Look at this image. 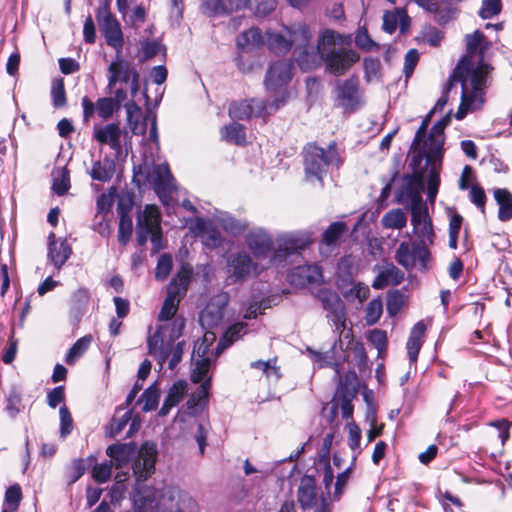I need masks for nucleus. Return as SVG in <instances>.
I'll list each match as a JSON object with an SVG mask.
<instances>
[{"label":"nucleus","mask_w":512,"mask_h":512,"mask_svg":"<svg viewBox=\"0 0 512 512\" xmlns=\"http://www.w3.org/2000/svg\"><path fill=\"white\" fill-rule=\"evenodd\" d=\"M267 43L275 53H285L291 49V43L285 29L282 33L267 32Z\"/></svg>","instance_id":"a18cd8bd"},{"label":"nucleus","mask_w":512,"mask_h":512,"mask_svg":"<svg viewBox=\"0 0 512 512\" xmlns=\"http://www.w3.org/2000/svg\"><path fill=\"white\" fill-rule=\"evenodd\" d=\"M334 472L331 466L326 465L323 473L325 492L317 493L316 481L313 476L304 475L297 490V499L304 512H333L331 501Z\"/></svg>","instance_id":"39448f33"},{"label":"nucleus","mask_w":512,"mask_h":512,"mask_svg":"<svg viewBox=\"0 0 512 512\" xmlns=\"http://www.w3.org/2000/svg\"><path fill=\"white\" fill-rule=\"evenodd\" d=\"M108 87L112 89L117 82L129 83L132 96L139 91V74L135 67L127 60L117 57L108 68Z\"/></svg>","instance_id":"dca6fc26"},{"label":"nucleus","mask_w":512,"mask_h":512,"mask_svg":"<svg viewBox=\"0 0 512 512\" xmlns=\"http://www.w3.org/2000/svg\"><path fill=\"white\" fill-rule=\"evenodd\" d=\"M185 320L183 317L176 318L172 322L165 323L148 338L149 353L154 356L162 366L168 359L169 369H174L182 359L185 342L181 341L174 345L183 332Z\"/></svg>","instance_id":"20e7f679"},{"label":"nucleus","mask_w":512,"mask_h":512,"mask_svg":"<svg viewBox=\"0 0 512 512\" xmlns=\"http://www.w3.org/2000/svg\"><path fill=\"white\" fill-rule=\"evenodd\" d=\"M383 305L381 299H373L366 306V322L368 325L375 324L381 317Z\"/></svg>","instance_id":"4d7b16f0"},{"label":"nucleus","mask_w":512,"mask_h":512,"mask_svg":"<svg viewBox=\"0 0 512 512\" xmlns=\"http://www.w3.org/2000/svg\"><path fill=\"white\" fill-rule=\"evenodd\" d=\"M360 59L359 54L351 49H337L333 50L329 54L321 57L326 65V69L336 75L344 74L350 67L358 62Z\"/></svg>","instance_id":"6ab92c4d"},{"label":"nucleus","mask_w":512,"mask_h":512,"mask_svg":"<svg viewBox=\"0 0 512 512\" xmlns=\"http://www.w3.org/2000/svg\"><path fill=\"white\" fill-rule=\"evenodd\" d=\"M262 44L261 31L252 27L237 37V46L242 50H251Z\"/></svg>","instance_id":"37998d69"},{"label":"nucleus","mask_w":512,"mask_h":512,"mask_svg":"<svg viewBox=\"0 0 512 512\" xmlns=\"http://www.w3.org/2000/svg\"><path fill=\"white\" fill-rule=\"evenodd\" d=\"M161 215L155 205H147L137 215V241L139 245L146 244L148 237L155 247H159L161 241Z\"/></svg>","instance_id":"9d476101"},{"label":"nucleus","mask_w":512,"mask_h":512,"mask_svg":"<svg viewBox=\"0 0 512 512\" xmlns=\"http://www.w3.org/2000/svg\"><path fill=\"white\" fill-rule=\"evenodd\" d=\"M133 501L137 512H199L192 496L175 486L142 489L137 484Z\"/></svg>","instance_id":"f03ea898"},{"label":"nucleus","mask_w":512,"mask_h":512,"mask_svg":"<svg viewBox=\"0 0 512 512\" xmlns=\"http://www.w3.org/2000/svg\"><path fill=\"white\" fill-rule=\"evenodd\" d=\"M368 339L379 351V353L386 349L387 335L385 331L380 329H374L369 333Z\"/></svg>","instance_id":"774afa93"},{"label":"nucleus","mask_w":512,"mask_h":512,"mask_svg":"<svg viewBox=\"0 0 512 512\" xmlns=\"http://www.w3.org/2000/svg\"><path fill=\"white\" fill-rule=\"evenodd\" d=\"M343 37L338 32L331 29H323L318 37L316 47H311V52L305 51L297 58V63L301 70H313L321 65V57L329 54L336 45L343 43Z\"/></svg>","instance_id":"6e6552de"},{"label":"nucleus","mask_w":512,"mask_h":512,"mask_svg":"<svg viewBox=\"0 0 512 512\" xmlns=\"http://www.w3.org/2000/svg\"><path fill=\"white\" fill-rule=\"evenodd\" d=\"M426 327L423 322H417L411 332L410 336L408 338V341L406 343V349L407 354L409 357V360L411 363H414L417 361L420 349L422 347L424 335H425Z\"/></svg>","instance_id":"e433bc0d"},{"label":"nucleus","mask_w":512,"mask_h":512,"mask_svg":"<svg viewBox=\"0 0 512 512\" xmlns=\"http://www.w3.org/2000/svg\"><path fill=\"white\" fill-rule=\"evenodd\" d=\"M433 114L434 113H431L430 111L422 120V123L418 130L416 131L415 137L412 141L410 150L413 153V155L411 157L410 166H413L414 168H416L417 165L422 163L424 158L429 157V140L428 138H424L431 120V116Z\"/></svg>","instance_id":"b1692460"},{"label":"nucleus","mask_w":512,"mask_h":512,"mask_svg":"<svg viewBox=\"0 0 512 512\" xmlns=\"http://www.w3.org/2000/svg\"><path fill=\"white\" fill-rule=\"evenodd\" d=\"M285 102V97L276 99L269 105L263 100L249 99L232 102L229 106V116L232 119L248 120L251 117H265L277 111Z\"/></svg>","instance_id":"9b49d317"},{"label":"nucleus","mask_w":512,"mask_h":512,"mask_svg":"<svg viewBox=\"0 0 512 512\" xmlns=\"http://www.w3.org/2000/svg\"><path fill=\"white\" fill-rule=\"evenodd\" d=\"M93 137L98 143L101 145H108L117 153H119L122 149V130L117 123H110L104 126L94 127Z\"/></svg>","instance_id":"bb28decb"},{"label":"nucleus","mask_w":512,"mask_h":512,"mask_svg":"<svg viewBox=\"0 0 512 512\" xmlns=\"http://www.w3.org/2000/svg\"><path fill=\"white\" fill-rule=\"evenodd\" d=\"M51 96L52 103L55 108L63 107L66 104V94L64 82L62 79H59L53 83Z\"/></svg>","instance_id":"052dcab7"},{"label":"nucleus","mask_w":512,"mask_h":512,"mask_svg":"<svg viewBox=\"0 0 512 512\" xmlns=\"http://www.w3.org/2000/svg\"><path fill=\"white\" fill-rule=\"evenodd\" d=\"M289 282L295 286H306L319 283L322 280V272L317 265H303L295 267L289 274Z\"/></svg>","instance_id":"7c9ffc66"},{"label":"nucleus","mask_w":512,"mask_h":512,"mask_svg":"<svg viewBox=\"0 0 512 512\" xmlns=\"http://www.w3.org/2000/svg\"><path fill=\"white\" fill-rule=\"evenodd\" d=\"M351 468L345 469L342 473L338 474L336 477V482L334 484V490L332 493L331 501L337 502L340 500L341 496L344 493L345 487L350 478Z\"/></svg>","instance_id":"13d9d810"},{"label":"nucleus","mask_w":512,"mask_h":512,"mask_svg":"<svg viewBox=\"0 0 512 512\" xmlns=\"http://www.w3.org/2000/svg\"><path fill=\"white\" fill-rule=\"evenodd\" d=\"M249 0H202L201 11L209 17L228 15L247 8Z\"/></svg>","instance_id":"393cba45"},{"label":"nucleus","mask_w":512,"mask_h":512,"mask_svg":"<svg viewBox=\"0 0 512 512\" xmlns=\"http://www.w3.org/2000/svg\"><path fill=\"white\" fill-rule=\"evenodd\" d=\"M425 160V178L427 180V196L428 200L433 203L438 193V188L440 185V170L442 159L441 158H433L428 157L424 158Z\"/></svg>","instance_id":"c756f323"},{"label":"nucleus","mask_w":512,"mask_h":512,"mask_svg":"<svg viewBox=\"0 0 512 512\" xmlns=\"http://www.w3.org/2000/svg\"><path fill=\"white\" fill-rule=\"evenodd\" d=\"M22 498V492L19 485L9 487L5 492V503L11 511L18 509Z\"/></svg>","instance_id":"e2e57ef3"},{"label":"nucleus","mask_w":512,"mask_h":512,"mask_svg":"<svg viewBox=\"0 0 512 512\" xmlns=\"http://www.w3.org/2000/svg\"><path fill=\"white\" fill-rule=\"evenodd\" d=\"M285 31L289 37L291 48L294 47L298 51L297 58L305 51L311 52L310 40L312 33L306 24L296 23L290 27H285Z\"/></svg>","instance_id":"cd10ccee"},{"label":"nucleus","mask_w":512,"mask_h":512,"mask_svg":"<svg viewBox=\"0 0 512 512\" xmlns=\"http://www.w3.org/2000/svg\"><path fill=\"white\" fill-rule=\"evenodd\" d=\"M115 163L112 159L105 157L102 160L96 161L90 172V176L94 180L101 182L109 181L114 174Z\"/></svg>","instance_id":"a19ab883"},{"label":"nucleus","mask_w":512,"mask_h":512,"mask_svg":"<svg viewBox=\"0 0 512 512\" xmlns=\"http://www.w3.org/2000/svg\"><path fill=\"white\" fill-rule=\"evenodd\" d=\"M187 394V382L178 380L169 388L159 415L164 417L169 414L172 408L176 407Z\"/></svg>","instance_id":"72a5a7b5"},{"label":"nucleus","mask_w":512,"mask_h":512,"mask_svg":"<svg viewBox=\"0 0 512 512\" xmlns=\"http://www.w3.org/2000/svg\"><path fill=\"white\" fill-rule=\"evenodd\" d=\"M178 305V302L165 298L158 316L159 321L171 320L172 322L174 319H176L177 317H175V314L178 310Z\"/></svg>","instance_id":"338daca9"},{"label":"nucleus","mask_w":512,"mask_h":512,"mask_svg":"<svg viewBox=\"0 0 512 512\" xmlns=\"http://www.w3.org/2000/svg\"><path fill=\"white\" fill-rule=\"evenodd\" d=\"M172 269V258L168 254H162L157 262L155 277L158 280H164Z\"/></svg>","instance_id":"0e129e2a"},{"label":"nucleus","mask_w":512,"mask_h":512,"mask_svg":"<svg viewBox=\"0 0 512 512\" xmlns=\"http://www.w3.org/2000/svg\"><path fill=\"white\" fill-rule=\"evenodd\" d=\"M381 223L384 228L402 229L406 226L407 216L401 209H392L384 214Z\"/></svg>","instance_id":"de8ad7c7"},{"label":"nucleus","mask_w":512,"mask_h":512,"mask_svg":"<svg viewBox=\"0 0 512 512\" xmlns=\"http://www.w3.org/2000/svg\"><path fill=\"white\" fill-rule=\"evenodd\" d=\"M303 162L306 179L308 181L317 180L322 183L328 168L339 164L336 144H330L326 150L316 144H307L303 151Z\"/></svg>","instance_id":"423d86ee"},{"label":"nucleus","mask_w":512,"mask_h":512,"mask_svg":"<svg viewBox=\"0 0 512 512\" xmlns=\"http://www.w3.org/2000/svg\"><path fill=\"white\" fill-rule=\"evenodd\" d=\"M395 259L407 271H411L419 263L421 269L426 270L431 254L426 246L419 243L402 242L395 251Z\"/></svg>","instance_id":"2eb2a0df"},{"label":"nucleus","mask_w":512,"mask_h":512,"mask_svg":"<svg viewBox=\"0 0 512 512\" xmlns=\"http://www.w3.org/2000/svg\"><path fill=\"white\" fill-rule=\"evenodd\" d=\"M97 21L107 45L120 54L124 44L123 33L118 20L108 11L106 5L98 8Z\"/></svg>","instance_id":"f3484780"},{"label":"nucleus","mask_w":512,"mask_h":512,"mask_svg":"<svg viewBox=\"0 0 512 512\" xmlns=\"http://www.w3.org/2000/svg\"><path fill=\"white\" fill-rule=\"evenodd\" d=\"M133 230L132 219L127 214H122L119 220L118 241L125 245L129 241Z\"/></svg>","instance_id":"5fc2aeb1"},{"label":"nucleus","mask_w":512,"mask_h":512,"mask_svg":"<svg viewBox=\"0 0 512 512\" xmlns=\"http://www.w3.org/2000/svg\"><path fill=\"white\" fill-rule=\"evenodd\" d=\"M463 218L460 214H453L449 221V242L451 249H457L458 236L462 227Z\"/></svg>","instance_id":"864d4df0"},{"label":"nucleus","mask_w":512,"mask_h":512,"mask_svg":"<svg viewBox=\"0 0 512 512\" xmlns=\"http://www.w3.org/2000/svg\"><path fill=\"white\" fill-rule=\"evenodd\" d=\"M275 242L277 247L269 262L271 265L280 266L287 257L304 250L311 244L312 237L308 231H293L278 235Z\"/></svg>","instance_id":"1a4fd4ad"},{"label":"nucleus","mask_w":512,"mask_h":512,"mask_svg":"<svg viewBox=\"0 0 512 512\" xmlns=\"http://www.w3.org/2000/svg\"><path fill=\"white\" fill-rule=\"evenodd\" d=\"M194 231L200 235L202 243L206 247L214 249L221 246V233L217 228L213 227L211 221L198 218L195 222Z\"/></svg>","instance_id":"2f4dec72"},{"label":"nucleus","mask_w":512,"mask_h":512,"mask_svg":"<svg viewBox=\"0 0 512 512\" xmlns=\"http://www.w3.org/2000/svg\"><path fill=\"white\" fill-rule=\"evenodd\" d=\"M211 388L210 379L205 380L200 386L189 396L186 402L188 414L196 415L200 413L208 400L209 390Z\"/></svg>","instance_id":"c9c22d12"},{"label":"nucleus","mask_w":512,"mask_h":512,"mask_svg":"<svg viewBox=\"0 0 512 512\" xmlns=\"http://www.w3.org/2000/svg\"><path fill=\"white\" fill-rule=\"evenodd\" d=\"M356 46L364 51H373L378 49V45L370 38L365 28H360L355 36Z\"/></svg>","instance_id":"bf43d9fd"},{"label":"nucleus","mask_w":512,"mask_h":512,"mask_svg":"<svg viewBox=\"0 0 512 512\" xmlns=\"http://www.w3.org/2000/svg\"><path fill=\"white\" fill-rule=\"evenodd\" d=\"M318 297L326 310V317L334 326V331L343 335L346 330V311L345 304L339 295L331 290L322 289L319 291Z\"/></svg>","instance_id":"4468645a"},{"label":"nucleus","mask_w":512,"mask_h":512,"mask_svg":"<svg viewBox=\"0 0 512 512\" xmlns=\"http://www.w3.org/2000/svg\"><path fill=\"white\" fill-rule=\"evenodd\" d=\"M228 302L229 296L226 293H219L213 296L199 315V322L202 327H217L223 320Z\"/></svg>","instance_id":"a211bd4d"},{"label":"nucleus","mask_w":512,"mask_h":512,"mask_svg":"<svg viewBox=\"0 0 512 512\" xmlns=\"http://www.w3.org/2000/svg\"><path fill=\"white\" fill-rule=\"evenodd\" d=\"M189 280H190V272L183 268L171 280V282L168 286V289H167L166 298L179 303L187 291Z\"/></svg>","instance_id":"4c0bfd02"},{"label":"nucleus","mask_w":512,"mask_h":512,"mask_svg":"<svg viewBox=\"0 0 512 512\" xmlns=\"http://www.w3.org/2000/svg\"><path fill=\"white\" fill-rule=\"evenodd\" d=\"M148 181L152 184L155 192L163 203H167L170 193L175 190V181L166 163L154 166L148 175Z\"/></svg>","instance_id":"aec40b11"},{"label":"nucleus","mask_w":512,"mask_h":512,"mask_svg":"<svg viewBox=\"0 0 512 512\" xmlns=\"http://www.w3.org/2000/svg\"><path fill=\"white\" fill-rule=\"evenodd\" d=\"M399 26L400 31L405 33L410 26V18L405 9L396 8L394 11H388L383 16V29L389 34L396 31Z\"/></svg>","instance_id":"473e14b6"},{"label":"nucleus","mask_w":512,"mask_h":512,"mask_svg":"<svg viewBox=\"0 0 512 512\" xmlns=\"http://www.w3.org/2000/svg\"><path fill=\"white\" fill-rule=\"evenodd\" d=\"M60 416V435L65 438L72 432L73 429V419L71 414L66 406H61L59 409Z\"/></svg>","instance_id":"69168bd1"},{"label":"nucleus","mask_w":512,"mask_h":512,"mask_svg":"<svg viewBox=\"0 0 512 512\" xmlns=\"http://www.w3.org/2000/svg\"><path fill=\"white\" fill-rule=\"evenodd\" d=\"M293 64L291 61L281 60L273 63L264 80L266 89L276 91L289 83L292 78Z\"/></svg>","instance_id":"5701e85b"},{"label":"nucleus","mask_w":512,"mask_h":512,"mask_svg":"<svg viewBox=\"0 0 512 512\" xmlns=\"http://www.w3.org/2000/svg\"><path fill=\"white\" fill-rule=\"evenodd\" d=\"M160 392L157 388L156 383L149 386L141 396V402L143 403L142 410L149 412L155 410L159 404Z\"/></svg>","instance_id":"8fccbe9b"},{"label":"nucleus","mask_w":512,"mask_h":512,"mask_svg":"<svg viewBox=\"0 0 512 512\" xmlns=\"http://www.w3.org/2000/svg\"><path fill=\"white\" fill-rule=\"evenodd\" d=\"M106 454L111 458L110 462L116 469L128 466L137 454L132 468L136 485L139 484V488H141V482L150 477L155 470L157 449L154 443L146 442L139 450H137L135 443L113 444L107 448Z\"/></svg>","instance_id":"7ed1b4c3"},{"label":"nucleus","mask_w":512,"mask_h":512,"mask_svg":"<svg viewBox=\"0 0 512 512\" xmlns=\"http://www.w3.org/2000/svg\"><path fill=\"white\" fill-rule=\"evenodd\" d=\"M216 339L215 333L205 332L202 339L198 340L193 349L192 361L194 368L191 373V380L194 383L203 381L211 367L213 354L209 348Z\"/></svg>","instance_id":"f8f14e48"},{"label":"nucleus","mask_w":512,"mask_h":512,"mask_svg":"<svg viewBox=\"0 0 512 512\" xmlns=\"http://www.w3.org/2000/svg\"><path fill=\"white\" fill-rule=\"evenodd\" d=\"M265 267L255 262L252 257L244 251L232 253L227 260L228 278L232 282L244 281L250 277L258 276Z\"/></svg>","instance_id":"ddd939ff"},{"label":"nucleus","mask_w":512,"mask_h":512,"mask_svg":"<svg viewBox=\"0 0 512 512\" xmlns=\"http://www.w3.org/2000/svg\"><path fill=\"white\" fill-rule=\"evenodd\" d=\"M494 197L499 205L498 217L501 221L512 218V194L507 189L498 188L494 191Z\"/></svg>","instance_id":"79ce46f5"},{"label":"nucleus","mask_w":512,"mask_h":512,"mask_svg":"<svg viewBox=\"0 0 512 512\" xmlns=\"http://www.w3.org/2000/svg\"><path fill=\"white\" fill-rule=\"evenodd\" d=\"M337 97L345 108H353L358 101V81L356 79L345 80L337 87Z\"/></svg>","instance_id":"58836bf2"},{"label":"nucleus","mask_w":512,"mask_h":512,"mask_svg":"<svg viewBox=\"0 0 512 512\" xmlns=\"http://www.w3.org/2000/svg\"><path fill=\"white\" fill-rule=\"evenodd\" d=\"M222 138L228 142L242 145L246 141L245 128L239 123H232L225 126L221 131Z\"/></svg>","instance_id":"49530a36"},{"label":"nucleus","mask_w":512,"mask_h":512,"mask_svg":"<svg viewBox=\"0 0 512 512\" xmlns=\"http://www.w3.org/2000/svg\"><path fill=\"white\" fill-rule=\"evenodd\" d=\"M411 215V224L413 226V232L418 238V243L427 248L433 245L435 233L427 208L416 209L411 212Z\"/></svg>","instance_id":"4be33fe9"},{"label":"nucleus","mask_w":512,"mask_h":512,"mask_svg":"<svg viewBox=\"0 0 512 512\" xmlns=\"http://www.w3.org/2000/svg\"><path fill=\"white\" fill-rule=\"evenodd\" d=\"M53 191L61 196L64 195L70 188V177L69 172L62 168L53 177Z\"/></svg>","instance_id":"3c124183"},{"label":"nucleus","mask_w":512,"mask_h":512,"mask_svg":"<svg viewBox=\"0 0 512 512\" xmlns=\"http://www.w3.org/2000/svg\"><path fill=\"white\" fill-rule=\"evenodd\" d=\"M450 121L451 114L449 112L432 126L428 135L429 157L442 159L445 141L444 129L449 125Z\"/></svg>","instance_id":"c85d7f7f"},{"label":"nucleus","mask_w":512,"mask_h":512,"mask_svg":"<svg viewBox=\"0 0 512 512\" xmlns=\"http://www.w3.org/2000/svg\"><path fill=\"white\" fill-rule=\"evenodd\" d=\"M117 108V102L113 98L103 97L99 98L96 102V112L104 120L112 117Z\"/></svg>","instance_id":"603ef678"},{"label":"nucleus","mask_w":512,"mask_h":512,"mask_svg":"<svg viewBox=\"0 0 512 512\" xmlns=\"http://www.w3.org/2000/svg\"><path fill=\"white\" fill-rule=\"evenodd\" d=\"M112 462L96 464L92 470L93 479L98 483H105L112 473Z\"/></svg>","instance_id":"680f3d73"},{"label":"nucleus","mask_w":512,"mask_h":512,"mask_svg":"<svg viewBox=\"0 0 512 512\" xmlns=\"http://www.w3.org/2000/svg\"><path fill=\"white\" fill-rule=\"evenodd\" d=\"M93 338L91 335H85L79 338L73 346L68 350L65 361L69 365H73L88 350Z\"/></svg>","instance_id":"c03bdc74"},{"label":"nucleus","mask_w":512,"mask_h":512,"mask_svg":"<svg viewBox=\"0 0 512 512\" xmlns=\"http://www.w3.org/2000/svg\"><path fill=\"white\" fill-rule=\"evenodd\" d=\"M489 70V65L485 63H480L476 68H469L468 65L463 63L457 65L446 89L437 100L431 113L443 110L448 103V93L455 82H459L462 88L461 103L455 114V118L462 120L467 115L468 111L480 109L485 102L484 87Z\"/></svg>","instance_id":"f257e3e1"},{"label":"nucleus","mask_w":512,"mask_h":512,"mask_svg":"<svg viewBox=\"0 0 512 512\" xmlns=\"http://www.w3.org/2000/svg\"><path fill=\"white\" fill-rule=\"evenodd\" d=\"M501 9V0H483L478 14L482 19H490L498 15Z\"/></svg>","instance_id":"6e6d98bb"},{"label":"nucleus","mask_w":512,"mask_h":512,"mask_svg":"<svg viewBox=\"0 0 512 512\" xmlns=\"http://www.w3.org/2000/svg\"><path fill=\"white\" fill-rule=\"evenodd\" d=\"M72 254V248L66 239H56L54 233H50L48 237V261L60 270Z\"/></svg>","instance_id":"a878e982"},{"label":"nucleus","mask_w":512,"mask_h":512,"mask_svg":"<svg viewBox=\"0 0 512 512\" xmlns=\"http://www.w3.org/2000/svg\"><path fill=\"white\" fill-rule=\"evenodd\" d=\"M246 333L247 326L245 323L239 322L230 326L224 336L220 339L216 348L215 356L222 353L227 347H229L233 342L239 340Z\"/></svg>","instance_id":"ea45409f"},{"label":"nucleus","mask_w":512,"mask_h":512,"mask_svg":"<svg viewBox=\"0 0 512 512\" xmlns=\"http://www.w3.org/2000/svg\"><path fill=\"white\" fill-rule=\"evenodd\" d=\"M421 164L417 165L416 168L411 166L414 174L403 176L401 185L395 195L396 202L409 207L411 212L425 207L421 196V191L424 188L425 171Z\"/></svg>","instance_id":"0eeeda50"},{"label":"nucleus","mask_w":512,"mask_h":512,"mask_svg":"<svg viewBox=\"0 0 512 512\" xmlns=\"http://www.w3.org/2000/svg\"><path fill=\"white\" fill-rule=\"evenodd\" d=\"M247 248L256 258H266L273 251L274 242L270 234L261 227H255L245 236Z\"/></svg>","instance_id":"412c9836"},{"label":"nucleus","mask_w":512,"mask_h":512,"mask_svg":"<svg viewBox=\"0 0 512 512\" xmlns=\"http://www.w3.org/2000/svg\"><path fill=\"white\" fill-rule=\"evenodd\" d=\"M347 226L343 222H333L323 233L322 242L329 247H335L340 237L346 232Z\"/></svg>","instance_id":"09e8293b"},{"label":"nucleus","mask_w":512,"mask_h":512,"mask_svg":"<svg viewBox=\"0 0 512 512\" xmlns=\"http://www.w3.org/2000/svg\"><path fill=\"white\" fill-rule=\"evenodd\" d=\"M404 279V273L394 264H387L379 272L372 283L374 289H383L389 285L400 284Z\"/></svg>","instance_id":"f704fd0d"}]
</instances>
